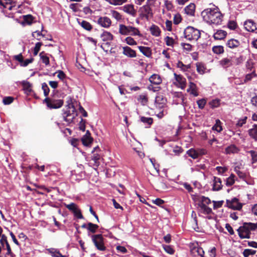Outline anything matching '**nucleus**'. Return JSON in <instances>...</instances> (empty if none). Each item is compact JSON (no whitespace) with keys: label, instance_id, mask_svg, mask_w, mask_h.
Segmentation results:
<instances>
[{"label":"nucleus","instance_id":"obj_22","mask_svg":"<svg viewBox=\"0 0 257 257\" xmlns=\"http://www.w3.org/2000/svg\"><path fill=\"white\" fill-rule=\"evenodd\" d=\"M139 50L147 57H151L152 54V50L150 47L145 46H138Z\"/></svg>","mask_w":257,"mask_h":257},{"label":"nucleus","instance_id":"obj_35","mask_svg":"<svg viewBox=\"0 0 257 257\" xmlns=\"http://www.w3.org/2000/svg\"><path fill=\"white\" fill-rule=\"evenodd\" d=\"M81 141L84 146H88L92 143L93 138L87 137V136H83L81 139Z\"/></svg>","mask_w":257,"mask_h":257},{"label":"nucleus","instance_id":"obj_23","mask_svg":"<svg viewBox=\"0 0 257 257\" xmlns=\"http://www.w3.org/2000/svg\"><path fill=\"white\" fill-rule=\"evenodd\" d=\"M195 5L193 3H190L189 5L185 8L184 11L185 13L189 15L194 16L195 11Z\"/></svg>","mask_w":257,"mask_h":257},{"label":"nucleus","instance_id":"obj_5","mask_svg":"<svg viewBox=\"0 0 257 257\" xmlns=\"http://www.w3.org/2000/svg\"><path fill=\"white\" fill-rule=\"evenodd\" d=\"M92 241L96 248L99 251H105L106 247L104 244V238L101 234H92L90 235Z\"/></svg>","mask_w":257,"mask_h":257},{"label":"nucleus","instance_id":"obj_29","mask_svg":"<svg viewBox=\"0 0 257 257\" xmlns=\"http://www.w3.org/2000/svg\"><path fill=\"white\" fill-rule=\"evenodd\" d=\"M249 135L255 141H257V124H254L252 128L248 131Z\"/></svg>","mask_w":257,"mask_h":257},{"label":"nucleus","instance_id":"obj_40","mask_svg":"<svg viewBox=\"0 0 257 257\" xmlns=\"http://www.w3.org/2000/svg\"><path fill=\"white\" fill-rule=\"evenodd\" d=\"M34 19V17L31 15H27L23 16L24 22L28 25L32 24L33 23Z\"/></svg>","mask_w":257,"mask_h":257},{"label":"nucleus","instance_id":"obj_24","mask_svg":"<svg viewBox=\"0 0 257 257\" xmlns=\"http://www.w3.org/2000/svg\"><path fill=\"white\" fill-rule=\"evenodd\" d=\"M100 159V155L98 153H94L92 156V160L93 161V166L96 169L100 165L99 160Z\"/></svg>","mask_w":257,"mask_h":257},{"label":"nucleus","instance_id":"obj_8","mask_svg":"<svg viewBox=\"0 0 257 257\" xmlns=\"http://www.w3.org/2000/svg\"><path fill=\"white\" fill-rule=\"evenodd\" d=\"M97 23L101 27L104 28H108L111 25V21L107 17H100L98 18Z\"/></svg>","mask_w":257,"mask_h":257},{"label":"nucleus","instance_id":"obj_49","mask_svg":"<svg viewBox=\"0 0 257 257\" xmlns=\"http://www.w3.org/2000/svg\"><path fill=\"white\" fill-rule=\"evenodd\" d=\"M111 14L112 17L117 21H120L122 19V16L118 12L114 10H112L111 11Z\"/></svg>","mask_w":257,"mask_h":257},{"label":"nucleus","instance_id":"obj_2","mask_svg":"<svg viewBox=\"0 0 257 257\" xmlns=\"http://www.w3.org/2000/svg\"><path fill=\"white\" fill-rule=\"evenodd\" d=\"M257 229V222H244L237 230L239 237L241 239L250 238V231H254Z\"/></svg>","mask_w":257,"mask_h":257},{"label":"nucleus","instance_id":"obj_17","mask_svg":"<svg viewBox=\"0 0 257 257\" xmlns=\"http://www.w3.org/2000/svg\"><path fill=\"white\" fill-rule=\"evenodd\" d=\"M46 250L52 257H67L66 255H62L60 251L56 248H47Z\"/></svg>","mask_w":257,"mask_h":257},{"label":"nucleus","instance_id":"obj_60","mask_svg":"<svg viewBox=\"0 0 257 257\" xmlns=\"http://www.w3.org/2000/svg\"><path fill=\"white\" fill-rule=\"evenodd\" d=\"M1 237V238L0 239V243L3 247L4 246L5 244L7 245L8 244H9L7 240V237L5 234H3Z\"/></svg>","mask_w":257,"mask_h":257},{"label":"nucleus","instance_id":"obj_42","mask_svg":"<svg viewBox=\"0 0 257 257\" xmlns=\"http://www.w3.org/2000/svg\"><path fill=\"white\" fill-rule=\"evenodd\" d=\"M212 51L217 54H220L224 53V48L222 46H215L212 48Z\"/></svg>","mask_w":257,"mask_h":257},{"label":"nucleus","instance_id":"obj_7","mask_svg":"<svg viewBox=\"0 0 257 257\" xmlns=\"http://www.w3.org/2000/svg\"><path fill=\"white\" fill-rule=\"evenodd\" d=\"M227 206L233 210H240L242 207V204L238 202V199L233 198L231 200H226Z\"/></svg>","mask_w":257,"mask_h":257},{"label":"nucleus","instance_id":"obj_54","mask_svg":"<svg viewBox=\"0 0 257 257\" xmlns=\"http://www.w3.org/2000/svg\"><path fill=\"white\" fill-rule=\"evenodd\" d=\"M42 45V43H41V42H38L36 44L34 48V52H33V54L35 56L37 55L39 51L40 50V48Z\"/></svg>","mask_w":257,"mask_h":257},{"label":"nucleus","instance_id":"obj_38","mask_svg":"<svg viewBox=\"0 0 257 257\" xmlns=\"http://www.w3.org/2000/svg\"><path fill=\"white\" fill-rule=\"evenodd\" d=\"M187 154L193 159H196L198 158L197 150L194 149H190L187 151Z\"/></svg>","mask_w":257,"mask_h":257},{"label":"nucleus","instance_id":"obj_9","mask_svg":"<svg viewBox=\"0 0 257 257\" xmlns=\"http://www.w3.org/2000/svg\"><path fill=\"white\" fill-rule=\"evenodd\" d=\"M174 76L176 81L178 83V85H177L182 89H185L186 86V80L185 78L182 75L177 74L175 73H174Z\"/></svg>","mask_w":257,"mask_h":257},{"label":"nucleus","instance_id":"obj_21","mask_svg":"<svg viewBox=\"0 0 257 257\" xmlns=\"http://www.w3.org/2000/svg\"><path fill=\"white\" fill-rule=\"evenodd\" d=\"M227 35V32L223 30H217L213 35V38L215 40H221L224 39Z\"/></svg>","mask_w":257,"mask_h":257},{"label":"nucleus","instance_id":"obj_56","mask_svg":"<svg viewBox=\"0 0 257 257\" xmlns=\"http://www.w3.org/2000/svg\"><path fill=\"white\" fill-rule=\"evenodd\" d=\"M237 24L234 21H230L227 24L228 28L232 30H234L237 27Z\"/></svg>","mask_w":257,"mask_h":257},{"label":"nucleus","instance_id":"obj_14","mask_svg":"<svg viewBox=\"0 0 257 257\" xmlns=\"http://www.w3.org/2000/svg\"><path fill=\"white\" fill-rule=\"evenodd\" d=\"M244 26L246 30L248 32H253L256 30V25L252 20L246 21L244 23Z\"/></svg>","mask_w":257,"mask_h":257},{"label":"nucleus","instance_id":"obj_3","mask_svg":"<svg viewBox=\"0 0 257 257\" xmlns=\"http://www.w3.org/2000/svg\"><path fill=\"white\" fill-rule=\"evenodd\" d=\"M184 34L185 38L189 41H197L201 35L199 30L191 26H188L185 29Z\"/></svg>","mask_w":257,"mask_h":257},{"label":"nucleus","instance_id":"obj_18","mask_svg":"<svg viewBox=\"0 0 257 257\" xmlns=\"http://www.w3.org/2000/svg\"><path fill=\"white\" fill-rule=\"evenodd\" d=\"M187 91L194 96H197L199 95L197 91V86L193 82H190L189 83V88L187 89Z\"/></svg>","mask_w":257,"mask_h":257},{"label":"nucleus","instance_id":"obj_33","mask_svg":"<svg viewBox=\"0 0 257 257\" xmlns=\"http://www.w3.org/2000/svg\"><path fill=\"white\" fill-rule=\"evenodd\" d=\"M137 100L143 105H145L148 102V98L146 94L140 95L137 98Z\"/></svg>","mask_w":257,"mask_h":257},{"label":"nucleus","instance_id":"obj_12","mask_svg":"<svg viewBox=\"0 0 257 257\" xmlns=\"http://www.w3.org/2000/svg\"><path fill=\"white\" fill-rule=\"evenodd\" d=\"M122 54L129 58H135L137 56L136 51L132 49L128 46H124L122 47Z\"/></svg>","mask_w":257,"mask_h":257},{"label":"nucleus","instance_id":"obj_50","mask_svg":"<svg viewBox=\"0 0 257 257\" xmlns=\"http://www.w3.org/2000/svg\"><path fill=\"white\" fill-rule=\"evenodd\" d=\"M256 76V75L255 74V71H253L251 73L246 74L244 79V83H246L247 82L250 81L253 77H255Z\"/></svg>","mask_w":257,"mask_h":257},{"label":"nucleus","instance_id":"obj_36","mask_svg":"<svg viewBox=\"0 0 257 257\" xmlns=\"http://www.w3.org/2000/svg\"><path fill=\"white\" fill-rule=\"evenodd\" d=\"M109 4L114 6H120L127 2V0H104Z\"/></svg>","mask_w":257,"mask_h":257},{"label":"nucleus","instance_id":"obj_19","mask_svg":"<svg viewBox=\"0 0 257 257\" xmlns=\"http://www.w3.org/2000/svg\"><path fill=\"white\" fill-rule=\"evenodd\" d=\"M100 38L102 41L104 42H108L111 41L113 39V36L111 33L104 31L100 35Z\"/></svg>","mask_w":257,"mask_h":257},{"label":"nucleus","instance_id":"obj_45","mask_svg":"<svg viewBox=\"0 0 257 257\" xmlns=\"http://www.w3.org/2000/svg\"><path fill=\"white\" fill-rule=\"evenodd\" d=\"M197 104L199 109H202L204 108L206 103L207 100L205 98H202L197 101Z\"/></svg>","mask_w":257,"mask_h":257},{"label":"nucleus","instance_id":"obj_27","mask_svg":"<svg viewBox=\"0 0 257 257\" xmlns=\"http://www.w3.org/2000/svg\"><path fill=\"white\" fill-rule=\"evenodd\" d=\"M151 33L152 35L158 37L160 36L161 33V30L158 26L153 25L150 28Z\"/></svg>","mask_w":257,"mask_h":257},{"label":"nucleus","instance_id":"obj_1","mask_svg":"<svg viewBox=\"0 0 257 257\" xmlns=\"http://www.w3.org/2000/svg\"><path fill=\"white\" fill-rule=\"evenodd\" d=\"M201 16L203 20L209 24L218 25L222 21L223 15L216 7L205 9L202 12Z\"/></svg>","mask_w":257,"mask_h":257},{"label":"nucleus","instance_id":"obj_32","mask_svg":"<svg viewBox=\"0 0 257 257\" xmlns=\"http://www.w3.org/2000/svg\"><path fill=\"white\" fill-rule=\"evenodd\" d=\"M23 89L26 93H30L32 91V84L28 81H24L22 83Z\"/></svg>","mask_w":257,"mask_h":257},{"label":"nucleus","instance_id":"obj_43","mask_svg":"<svg viewBox=\"0 0 257 257\" xmlns=\"http://www.w3.org/2000/svg\"><path fill=\"white\" fill-rule=\"evenodd\" d=\"M231 60L230 59L225 58L223 59H222L220 61V64L223 66V67H228L231 65Z\"/></svg>","mask_w":257,"mask_h":257},{"label":"nucleus","instance_id":"obj_57","mask_svg":"<svg viewBox=\"0 0 257 257\" xmlns=\"http://www.w3.org/2000/svg\"><path fill=\"white\" fill-rule=\"evenodd\" d=\"M165 42H166V45L167 46H172L174 45V39L170 37L169 36H167L165 38Z\"/></svg>","mask_w":257,"mask_h":257},{"label":"nucleus","instance_id":"obj_37","mask_svg":"<svg viewBox=\"0 0 257 257\" xmlns=\"http://www.w3.org/2000/svg\"><path fill=\"white\" fill-rule=\"evenodd\" d=\"M212 129L217 131L218 133H220L222 131V128L221 126V122L219 119H217L216 120L215 124L213 126Z\"/></svg>","mask_w":257,"mask_h":257},{"label":"nucleus","instance_id":"obj_25","mask_svg":"<svg viewBox=\"0 0 257 257\" xmlns=\"http://www.w3.org/2000/svg\"><path fill=\"white\" fill-rule=\"evenodd\" d=\"M78 23L84 30L87 31H91L93 29L91 24L86 21H78Z\"/></svg>","mask_w":257,"mask_h":257},{"label":"nucleus","instance_id":"obj_59","mask_svg":"<svg viewBox=\"0 0 257 257\" xmlns=\"http://www.w3.org/2000/svg\"><path fill=\"white\" fill-rule=\"evenodd\" d=\"M14 101V98L11 96L5 97L3 98V103L6 105H8L12 103Z\"/></svg>","mask_w":257,"mask_h":257},{"label":"nucleus","instance_id":"obj_62","mask_svg":"<svg viewBox=\"0 0 257 257\" xmlns=\"http://www.w3.org/2000/svg\"><path fill=\"white\" fill-rule=\"evenodd\" d=\"M181 45L183 47L185 50L188 52L191 51L192 50V46L190 44L182 43Z\"/></svg>","mask_w":257,"mask_h":257},{"label":"nucleus","instance_id":"obj_10","mask_svg":"<svg viewBox=\"0 0 257 257\" xmlns=\"http://www.w3.org/2000/svg\"><path fill=\"white\" fill-rule=\"evenodd\" d=\"M167 102L166 98L161 94H159L156 97L155 105L156 107L159 108H163Z\"/></svg>","mask_w":257,"mask_h":257},{"label":"nucleus","instance_id":"obj_41","mask_svg":"<svg viewBox=\"0 0 257 257\" xmlns=\"http://www.w3.org/2000/svg\"><path fill=\"white\" fill-rule=\"evenodd\" d=\"M220 100L219 99H213L210 102H209L208 104L210 105V107L212 109L218 107L220 105Z\"/></svg>","mask_w":257,"mask_h":257},{"label":"nucleus","instance_id":"obj_47","mask_svg":"<svg viewBox=\"0 0 257 257\" xmlns=\"http://www.w3.org/2000/svg\"><path fill=\"white\" fill-rule=\"evenodd\" d=\"M249 153L251 157V163L254 164L257 162V152L254 151L250 150L247 152Z\"/></svg>","mask_w":257,"mask_h":257},{"label":"nucleus","instance_id":"obj_13","mask_svg":"<svg viewBox=\"0 0 257 257\" xmlns=\"http://www.w3.org/2000/svg\"><path fill=\"white\" fill-rule=\"evenodd\" d=\"M226 45L229 48L234 49L237 48L240 45V43L238 40L231 38L227 40Z\"/></svg>","mask_w":257,"mask_h":257},{"label":"nucleus","instance_id":"obj_15","mask_svg":"<svg viewBox=\"0 0 257 257\" xmlns=\"http://www.w3.org/2000/svg\"><path fill=\"white\" fill-rule=\"evenodd\" d=\"M122 10L126 13L133 16H135L137 13V11L134 9V6L132 4L124 6Z\"/></svg>","mask_w":257,"mask_h":257},{"label":"nucleus","instance_id":"obj_44","mask_svg":"<svg viewBox=\"0 0 257 257\" xmlns=\"http://www.w3.org/2000/svg\"><path fill=\"white\" fill-rule=\"evenodd\" d=\"M197 71L200 74H203L205 73V68L204 65L201 63L198 62L196 63Z\"/></svg>","mask_w":257,"mask_h":257},{"label":"nucleus","instance_id":"obj_64","mask_svg":"<svg viewBox=\"0 0 257 257\" xmlns=\"http://www.w3.org/2000/svg\"><path fill=\"white\" fill-rule=\"evenodd\" d=\"M164 3L166 8L168 11H171L173 9L174 7L171 1L165 0Z\"/></svg>","mask_w":257,"mask_h":257},{"label":"nucleus","instance_id":"obj_26","mask_svg":"<svg viewBox=\"0 0 257 257\" xmlns=\"http://www.w3.org/2000/svg\"><path fill=\"white\" fill-rule=\"evenodd\" d=\"M199 207L200 208L201 212L204 214H210L212 213V209L206 205L199 204Z\"/></svg>","mask_w":257,"mask_h":257},{"label":"nucleus","instance_id":"obj_31","mask_svg":"<svg viewBox=\"0 0 257 257\" xmlns=\"http://www.w3.org/2000/svg\"><path fill=\"white\" fill-rule=\"evenodd\" d=\"M98 227V225L96 224H93L91 222H88L87 223V229L92 233H95Z\"/></svg>","mask_w":257,"mask_h":257},{"label":"nucleus","instance_id":"obj_30","mask_svg":"<svg viewBox=\"0 0 257 257\" xmlns=\"http://www.w3.org/2000/svg\"><path fill=\"white\" fill-rule=\"evenodd\" d=\"M140 120L141 122L148 125L147 127H150L153 123V118L150 117L141 116Z\"/></svg>","mask_w":257,"mask_h":257},{"label":"nucleus","instance_id":"obj_39","mask_svg":"<svg viewBox=\"0 0 257 257\" xmlns=\"http://www.w3.org/2000/svg\"><path fill=\"white\" fill-rule=\"evenodd\" d=\"M235 176L233 174H231L230 176L226 179V185L227 186H231L233 185L235 182Z\"/></svg>","mask_w":257,"mask_h":257},{"label":"nucleus","instance_id":"obj_20","mask_svg":"<svg viewBox=\"0 0 257 257\" xmlns=\"http://www.w3.org/2000/svg\"><path fill=\"white\" fill-rule=\"evenodd\" d=\"M149 81L152 84L159 85L162 83V80L159 75L154 74L150 77Z\"/></svg>","mask_w":257,"mask_h":257},{"label":"nucleus","instance_id":"obj_48","mask_svg":"<svg viewBox=\"0 0 257 257\" xmlns=\"http://www.w3.org/2000/svg\"><path fill=\"white\" fill-rule=\"evenodd\" d=\"M256 250L251 249H245L243 252L244 257H248L250 255H253L256 253Z\"/></svg>","mask_w":257,"mask_h":257},{"label":"nucleus","instance_id":"obj_16","mask_svg":"<svg viewBox=\"0 0 257 257\" xmlns=\"http://www.w3.org/2000/svg\"><path fill=\"white\" fill-rule=\"evenodd\" d=\"M222 186L221 179L217 177H214L212 190L213 191H219L222 189Z\"/></svg>","mask_w":257,"mask_h":257},{"label":"nucleus","instance_id":"obj_4","mask_svg":"<svg viewBox=\"0 0 257 257\" xmlns=\"http://www.w3.org/2000/svg\"><path fill=\"white\" fill-rule=\"evenodd\" d=\"M119 33L122 35L139 36L141 35L139 29L131 26H125L120 24L119 26Z\"/></svg>","mask_w":257,"mask_h":257},{"label":"nucleus","instance_id":"obj_52","mask_svg":"<svg viewBox=\"0 0 257 257\" xmlns=\"http://www.w3.org/2000/svg\"><path fill=\"white\" fill-rule=\"evenodd\" d=\"M42 88L43 90L44 95L47 97L49 93L50 89L45 82L42 83Z\"/></svg>","mask_w":257,"mask_h":257},{"label":"nucleus","instance_id":"obj_11","mask_svg":"<svg viewBox=\"0 0 257 257\" xmlns=\"http://www.w3.org/2000/svg\"><path fill=\"white\" fill-rule=\"evenodd\" d=\"M63 115V120L69 124L73 121L77 114H73L71 112V110H68L64 111Z\"/></svg>","mask_w":257,"mask_h":257},{"label":"nucleus","instance_id":"obj_28","mask_svg":"<svg viewBox=\"0 0 257 257\" xmlns=\"http://www.w3.org/2000/svg\"><path fill=\"white\" fill-rule=\"evenodd\" d=\"M239 151V149L234 145H230L225 149V152L228 154L237 153Z\"/></svg>","mask_w":257,"mask_h":257},{"label":"nucleus","instance_id":"obj_55","mask_svg":"<svg viewBox=\"0 0 257 257\" xmlns=\"http://www.w3.org/2000/svg\"><path fill=\"white\" fill-rule=\"evenodd\" d=\"M125 41L128 45L131 46L137 45L136 41L131 37H126L125 39Z\"/></svg>","mask_w":257,"mask_h":257},{"label":"nucleus","instance_id":"obj_6","mask_svg":"<svg viewBox=\"0 0 257 257\" xmlns=\"http://www.w3.org/2000/svg\"><path fill=\"white\" fill-rule=\"evenodd\" d=\"M44 102L46 103L47 107L50 109H57L60 108L63 104V100L61 99H51L50 98L46 97L44 100Z\"/></svg>","mask_w":257,"mask_h":257},{"label":"nucleus","instance_id":"obj_53","mask_svg":"<svg viewBox=\"0 0 257 257\" xmlns=\"http://www.w3.org/2000/svg\"><path fill=\"white\" fill-rule=\"evenodd\" d=\"M66 207L73 212L77 209V206L74 203H71L69 204H66Z\"/></svg>","mask_w":257,"mask_h":257},{"label":"nucleus","instance_id":"obj_51","mask_svg":"<svg viewBox=\"0 0 257 257\" xmlns=\"http://www.w3.org/2000/svg\"><path fill=\"white\" fill-rule=\"evenodd\" d=\"M163 247L165 251L170 254H174L175 250L170 245H163Z\"/></svg>","mask_w":257,"mask_h":257},{"label":"nucleus","instance_id":"obj_61","mask_svg":"<svg viewBox=\"0 0 257 257\" xmlns=\"http://www.w3.org/2000/svg\"><path fill=\"white\" fill-rule=\"evenodd\" d=\"M86 120L81 118V121L79 123V128L80 130L84 132L85 130Z\"/></svg>","mask_w":257,"mask_h":257},{"label":"nucleus","instance_id":"obj_58","mask_svg":"<svg viewBox=\"0 0 257 257\" xmlns=\"http://www.w3.org/2000/svg\"><path fill=\"white\" fill-rule=\"evenodd\" d=\"M182 21V18L181 15L179 14H177L175 15L174 17L173 22L175 25H178L180 23H181Z\"/></svg>","mask_w":257,"mask_h":257},{"label":"nucleus","instance_id":"obj_46","mask_svg":"<svg viewBox=\"0 0 257 257\" xmlns=\"http://www.w3.org/2000/svg\"><path fill=\"white\" fill-rule=\"evenodd\" d=\"M239 168L238 167H235L234 168V171L237 174L238 176L242 179H245L246 177V175L245 173L240 171L239 170Z\"/></svg>","mask_w":257,"mask_h":257},{"label":"nucleus","instance_id":"obj_34","mask_svg":"<svg viewBox=\"0 0 257 257\" xmlns=\"http://www.w3.org/2000/svg\"><path fill=\"white\" fill-rule=\"evenodd\" d=\"M40 57V59H41L42 62L44 63L46 66L49 65L50 61L49 57L46 55L45 53L43 51L41 52L39 54Z\"/></svg>","mask_w":257,"mask_h":257},{"label":"nucleus","instance_id":"obj_63","mask_svg":"<svg viewBox=\"0 0 257 257\" xmlns=\"http://www.w3.org/2000/svg\"><path fill=\"white\" fill-rule=\"evenodd\" d=\"M6 249L7 250L6 255H9L10 257H15V255L12 252L10 245L9 244V243L6 245Z\"/></svg>","mask_w":257,"mask_h":257}]
</instances>
